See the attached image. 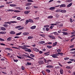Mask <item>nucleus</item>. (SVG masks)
Masks as SVG:
<instances>
[{"mask_svg": "<svg viewBox=\"0 0 75 75\" xmlns=\"http://www.w3.org/2000/svg\"><path fill=\"white\" fill-rule=\"evenodd\" d=\"M53 16H49L48 17V18H52Z\"/></svg>", "mask_w": 75, "mask_h": 75, "instance_id": "obj_46", "label": "nucleus"}, {"mask_svg": "<svg viewBox=\"0 0 75 75\" xmlns=\"http://www.w3.org/2000/svg\"><path fill=\"white\" fill-rule=\"evenodd\" d=\"M17 23V22L15 21H10V24H11L13 23Z\"/></svg>", "mask_w": 75, "mask_h": 75, "instance_id": "obj_23", "label": "nucleus"}, {"mask_svg": "<svg viewBox=\"0 0 75 75\" xmlns=\"http://www.w3.org/2000/svg\"><path fill=\"white\" fill-rule=\"evenodd\" d=\"M33 50L35 51H36V52H38L39 51V49L35 48H33Z\"/></svg>", "mask_w": 75, "mask_h": 75, "instance_id": "obj_11", "label": "nucleus"}, {"mask_svg": "<svg viewBox=\"0 0 75 75\" xmlns=\"http://www.w3.org/2000/svg\"><path fill=\"white\" fill-rule=\"evenodd\" d=\"M31 3L30 2L27 3L25 5L26 6H30L31 4Z\"/></svg>", "mask_w": 75, "mask_h": 75, "instance_id": "obj_10", "label": "nucleus"}, {"mask_svg": "<svg viewBox=\"0 0 75 75\" xmlns=\"http://www.w3.org/2000/svg\"><path fill=\"white\" fill-rule=\"evenodd\" d=\"M17 20H21V18H20V17H17Z\"/></svg>", "mask_w": 75, "mask_h": 75, "instance_id": "obj_49", "label": "nucleus"}, {"mask_svg": "<svg viewBox=\"0 0 75 75\" xmlns=\"http://www.w3.org/2000/svg\"><path fill=\"white\" fill-rule=\"evenodd\" d=\"M1 30H2V31H5L6 30V29L4 27H1Z\"/></svg>", "mask_w": 75, "mask_h": 75, "instance_id": "obj_13", "label": "nucleus"}, {"mask_svg": "<svg viewBox=\"0 0 75 75\" xmlns=\"http://www.w3.org/2000/svg\"><path fill=\"white\" fill-rule=\"evenodd\" d=\"M14 11L15 13H20V12L21 11H20L15 10Z\"/></svg>", "mask_w": 75, "mask_h": 75, "instance_id": "obj_33", "label": "nucleus"}, {"mask_svg": "<svg viewBox=\"0 0 75 75\" xmlns=\"http://www.w3.org/2000/svg\"><path fill=\"white\" fill-rule=\"evenodd\" d=\"M23 34L24 35H28V34H29V33H28V32H24L23 33Z\"/></svg>", "mask_w": 75, "mask_h": 75, "instance_id": "obj_21", "label": "nucleus"}, {"mask_svg": "<svg viewBox=\"0 0 75 75\" xmlns=\"http://www.w3.org/2000/svg\"><path fill=\"white\" fill-rule=\"evenodd\" d=\"M57 54H59V55H63V53H62V52L57 53Z\"/></svg>", "mask_w": 75, "mask_h": 75, "instance_id": "obj_51", "label": "nucleus"}, {"mask_svg": "<svg viewBox=\"0 0 75 75\" xmlns=\"http://www.w3.org/2000/svg\"><path fill=\"white\" fill-rule=\"evenodd\" d=\"M42 73L43 75H46V74L45 73V72L44 71H42Z\"/></svg>", "mask_w": 75, "mask_h": 75, "instance_id": "obj_59", "label": "nucleus"}, {"mask_svg": "<svg viewBox=\"0 0 75 75\" xmlns=\"http://www.w3.org/2000/svg\"><path fill=\"white\" fill-rule=\"evenodd\" d=\"M72 3H70L67 6V7H71V6H72Z\"/></svg>", "mask_w": 75, "mask_h": 75, "instance_id": "obj_15", "label": "nucleus"}, {"mask_svg": "<svg viewBox=\"0 0 75 75\" xmlns=\"http://www.w3.org/2000/svg\"><path fill=\"white\" fill-rule=\"evenodd\" d=\"M47 47L48 48H52V46H47Z\"/></svg>", "mask_w": 75, "mask_h": 75, "instance_id": "obj_38", "label": "nucleus"}, {"mask_svg": "<svg viewBox=\"0 0 75 75\" xmlns=\"http://www.w3.org/2000/svg\"><path fill=\"white\" fill-rule=\"evenodd\" d=\"M50 27V25H45L44 26V27H45V28H48Z\"/></svg>", "mask_w": 75, "mask_h": 75, "instance_id": "obj_30", "label": "nucleus"}, {"mask_svg": "<svg viewBox=\"0 0 75 75\" xmlns=\"http://www.w3.org/2000/svg\"><path fill=\"white\" fill-rule=\"evenodd\" d=\"M64 60H67L69 59V57H65L64 58Z\"/></svg>", "mask_w": 75, "mask_h": 75, "instance_id": "obj_47", "label": "nucleus"}, {"mask_svg": "<svg viewBox=\"0 0 75 75\" xmlns=\"http://www.w3.org/2000/svg\"><path fill=\"white\" fill-rule=\"evenodd\" d=\"M74 45H73L69 47V48H74Z\"/></svg>", "mask_w": 75, "mask_h": 75, "instance_id": "obj_57", "label": "nucleus"}, {"mask_svg": "<svg viewBox=\"0 0 75 75\" xmlns=\"http://www.w3.org/2000/svg\"><path fill=\"white\" fill-rule=\"evenodd\" d=\"M52 61L50 60H49L47 61V64H50V62H52Z\"/></svg>", "mask_w": 75, "mask_h": 75, "instance_id": "obj_25", "label": "nucleus"}, {"mask_svg": "<svg viewBox=\"0 0 75 75\" xmlns=\"http://www.w3.org/2000/svg\"><path fill=\"white\" fill-rule=\"evenodd\" d=\"M20 27H21V26H18L16 27V28H20Z\"/></svg>", "mask_w": 75, "mask_h": 75, "instance_id": "obj_52", "label": "nucleus"}, {"mask_svg": "<svg viewBox=\"0 0 75 75\" xmlns=\"http://www.w3.org/2000/svg\"><path fill=\"white\" fill-rule=\"evenodd\" d=\"M29 22L30 23H34V21H33V20H32L31 19H29Z\"/></svg>", "mask_w": 75, "mask_h": 75, "instance_id": "obj_18", "label": "nucleus"}, {"mask_svg": "<svg viewBox=\"0 0 75 75\" xmlns=\"http://www.w3.org/2000/svg\"><path fill=\"white\" fill-rule=\"evenodd\" d=\"M43 61H44V62H45V63H46L47 62V60L45 59V58H44V59H43Z\"/></svg>", "mask_w": 75, "mask_h": 75, "instance_id": "obj_60", "label": "nucleus"}, {"mask_svg": "<svg viewBox=\"0 0 75 75\" xmlns=\"http://www.w3.org/2000/svg\"><path fill=\"white\" fill-rule=\"evenodd\" d=\"M60 10H61L60 9H59V10L58 9L56 11V12H60Z\"/></svg>", "mask_w": 75, "mask_h": 75, "instance_id": "obj_55", "label": "nucleus"}, {"mask_svg": "<svg viewBox=\"0 0 75 75\" xmlns=\"http://www.w3.org/2000/svg\"><path fill=\"white\" fill-rule=\"evenodd\" d=\"M35 28H36V26L34 25L31 27L30 28L32 30H34V29H35Z\"/></svg>", "mask_w": 75, "mask_h": 75, "instance_id": "obj_7", "label": "nucleus"}, {"mask_svg": "<svg viewBox=\"0 0 75 75\" xmlns=\"http://www.w3.org/2000/svg\"><path fill=\"white\" fill-rule=\"evenodd\" d=\"M23 47H21V48H22V49H23V50H24V48H26V47H30V46H28L27 45H24L23 46Z\"/></svg>", "mask_w": 75, "mask_h": 75, "instance_id": "obj_2", "label": "nucleus"}, {"mask_svg": "<svg viewBox=\"0 0 75 75\" xmlns=\"http://www.w3.org/2000/svg\"><path fill=\"white\" fill-rule=\"evenodd\" d=\"M27 1H28V2H31V3H33V2H34V1L32 0H28Z\"/></svg>", "mask_w": 75, "mask_h": 75, "instance_id": "obj_37", "label": "nucleus"}, {"mask_svg": "<svg viewBox=\"0 0 75 75\" xmlns=\"http://www.w3.org/2000/svg\"><path fill=\"white\" fill-rule=\"evenodd\" d=\"M46 72H48V73H50V70L48 69H47L46 70Z\"/></svg>", "mask_w": 75, "mask_h": 75, "instance_id": "obj_31", "label": "nucleus"}, {"mask_svg": "<svg viewBox=\"0 0 75 75\" xmlns=\"http://www.w3.org/2000/svg\"><path fill=\"white\" fill-rule=\"evenodd\" d=\"M0 40L1 41H4V40L0 38Z\"/></svg>", "mask_w": 75, "mask_h": 75, "instance_id": "obj_50", "label": "nucleus"}, {"mask_svg": "<svg viewBox=\"0 0 75 75\" xmlns=\"http://www.w3.org/2000/svg\"><path fill=\"white\" fill-rule=\"evenodd\" d=\"M44 63V61L42 60H40L39 62V64H40V65H42V64H43Z\"/></svg>", "mask_w": 75, "mask_h": 75, "instance_id": "obj_3", "label": "nucleus"}, {"mask_svg": "<svg viewBox=\"0 0 75 75\" xmlns=\"http://www.w3.org/2000/svg\"><path fill=\"white\" fill-rule=\"evenodd\" d=\"M25 51H26L27 52H31V50L30 49H26L25 50Z\"/></svg>", "mask_w": 75, "mask_h": 75, "instance_id": "obj_17", "label": "nucleus"}, {"mask_svg": "<svg viewBox=\"0 0 75 75\" xmlns=\"http://www.w3.org/2000/svg\"><path fill=\"white\" fill-rule=\"evenodd\" d=\"M70 53L71 54H75V51H74V52H70Z\"/></svg>", "mask_w": 75, "mask_h": 75, "instance_id": "obj_44", "label": "nucleus"}, {"mask_svg": "<svg viewBox=\"0 0 75 75\" xmlns=\"http://www.w3.org/2000/svg\"><path fill=\"white\" fill-rule=\"evenodd\" d=\"M7 11H14V10L13 9H8L7 10Z\"/></svg>", "mask_w": 75, "mask_h": 75, "instance_id": "obj_32", "label": "nucleus"}, {"mask_svg": "<svg viewBox=\"0 0 75 75\" xmlns=\"http://www.w3.org/2000/svg\"><path fill=\"white\" fill-rule=\"evenodd\" d=\"M4 27H5V28H7L8 27V25L7 24H4Z\"/></svg>", "mask_w": 75, "mask_h": 75, "instance_id": "obj_29", "label": "nucleus"}, {"mask_svg": "<svg viewBox=\"0 0 75 75\" xmlns=\"http://www.w3.org/2000/svg\"><path fill=\"white\" fill-rule=\"evenodd\" d=\"M55 7H51L49 8V9L50 10L52 11V10H53L54 9H55Z\"/></svg>", "mask_w": 75, "mask_h": 75, "instance_id": "obj_20", "label": "nucleus"}, {"mask_svg": "<svg viewBox=\"0 0 75 75\" xmlns=\"http://www.w3.org/2000/svg\"><path fill=\"white\" fill-rule=\"evenodd\" d=\"M57 52H61V50L60 49H58L57 50Z\"/></svg>", "mask_w": 75, "mask_h": 75, "instance_id": "obj_43", "label": "nucleus"}, {"mask_svg": "<svg viewBox=\"0 0 75 75\" xmlns=\"http://www.w3.org/2000/svg\"><path fill=\"white\" fill-rule=\"evenodd\" d=\"M54 67L52 65H47L46 66V68H53Z\"/></svg>", "mask_w": 75, "mask_h": 75, "instance_id": "obj_1", "label": "nucleus"}, {"mask_svg": "<svg viewBox=\"0 0 75 75\" xmlns=\"http://www.w3.org/2000/svg\"><path fill=\"white\" fill-rule=\"evenodd\" d=\"M6 33V32L3 31L2 32V34H5Z\"/></svg>", "mask_w": 75, "mask_h": 75, "instance_id": "obj_64", "label": "nucleus"}, {"mask_svg": "<svg viewBox=\"0 0 75 75\" xmlns=\"http://www.w3.org/2000/svg\"><path fill=\"white\" fill-rule=\"evenodd\" d=\"M30 56L31 57H35V56L32 54H30Z\"/></svg>", "mask_w": 75, "mask_h": 75, "instance_id": "obj_36", "label": "nucleus"}, {"mask_svg": "<svg viewBox=\"0 0 75 75\" xmlns=\"http://www.w3.org/2000/svg\"><path fill=\"white\" fill-rule=\"evenodd\" d=\"M12 48H14L15 49H18L17 47H12Z\"/></svg>", "mask_w": 75, "mask_h": 75, "instance_id": "obj_53", "label": "nucleus"}, {"mask_svg": "<svg viewBox=\"0 0 75 75\" xmlns=\"http://www.w3.org/2000/svg\"><path fill=\"white\" fill-rule=\"evenodd\" d=\"M71 34L72 35L74 34V36H75V31H74L71 33Z\"/></svg>", "mask_w": 75, "mask_h": 75, "instance_id": "obj_40", "label": "nucleus"}, {"mask_svg": "<svg viewBox=\"0 0 75 75\" xmlns=\"http://www.w3.org/2000/svg\"><path fill=\"white\" fill-rule=\"evenodd\" d=\"M8 50L9 51H13V49H12L11 48H8Z\"/></svg>", "mask_w": 75, "mask_h": 75, "instance_id": "obj_62", "label": "nucleus"}, {"mask_svg": "<svg viewBox=\"0 0 75 75\" xmlns=\"http://www.w3.org/2000/svg\"><path fill=\"white\" fill-rule=\"evenodd\" d=\"M11 38H8L7 39V40L8 41H11Z\"/></svg>", "mask_w": 75, "mask_h": 75, "instance_id": "obj_34", "label": "nucleus"}, {"mask_svg": "<svg viewBox=\"0 0 75 75\" xmlns=\"http://www.w3.org/2000/svg\"><path fill=\"white\" fill-rule=\"evenodd\" d=\"M57 42H56L55 43H53V45L54 46H55V45H57Z\"/></svg>", "mask_w": 75, "mask_h": 75, "instance_id": "obj_45", "label": "nucleus"}, {"mask_svg": "<svg viewBox=\"0 0 75 75\" xmlns=\"http://www.w3.org/2000/svg\"><path fill=\"white\" fill-rule=\"evenodd\" d=\"M31 8V6H27L26 7V10H29V9H30Z\"/></svg>", "mask_w": 75, "mask_h": 75, "instance_id": "obj_28", "label": "nucleus"}, {"mask_svg": "<svg viewBox=\"0 0 75 75\" xmlns=\"http://www.w3.org/2000/svg\"><path fill=\"white\" fill-rule=\"evenodd\" d=\"M61 33H63L64 34H63V35H67V34H68V33L65 32H62Z\"/></svg>", "mask_w": 75, "mask_h": 75, "instance_id": "obj_16", "label": "nucleus"}, {"mask_svg": "<svg viewBox=\"0 0 75 75\" xmlns=\"http://www.w3.org/2000/svg\"><path fill=\"white\" fill-rule=\"evenodd\" d=\"M60 72L61 74H62L64 73V70L62 69H60Z\"/></svg>", "mask_w": 75, "mask_h": 75, "instance_id": "obj_8", "label": "nucleus"}, {"mask_svg": "<svg viewBox=\"0 0 75 75\" xmlns=\"http://www.w3.org/2000/svg\"><path fill=\"white\" fill-rule=\"evenodd\" d=\"M30 11H25L24 13L25 14H28L30 13Z\"/></svg>", "mask_w": 75, "mask_h": 75, "instance_id": "obj_6", "label": "nucleus"}, {"mask_svg": "<svg viewBox=\"0 0 75 75\" xmlns=\"http://www.w3.org/2000/svg\"><path fill=\"white\" fill-rule=\"evenodd\" d=\"M74 39H75V37L73 38L72 39H71V42H72Z\"/></svg>", "mask_w": 75, "mask_h": 75, "instance_id": "obj_56", "label": "nucleus"}, {"mask_svg": "<svg viewBox=\"0 0 75 75\" xmlns=\"http://www.w3.org/2000/svg\"><path fill=\"white\" fill-rule=\"evenodd\" d=\"M62 30L63 31H67V29H63Z\"/></svg>", "mask_w": 75, "mask_h": 75, "instance_id": "obj_48", "label": "nucleus"}, {"mask_svg": "<svg viewBox=\"0 0 75 75\" xmlns=\"http://www.w3.org/2000/svg\"><path fill=\"white\" fill-rule=\"evenodd\" d=\"M27 65H31V63H29L28 62H27Z\"/></svg>", "mask_w": 75, "mask_h": 75, "instance_id": "obj_58", "label": "nucleus"}, {"mask_svg": "<svg viewBox=\"0 0 75 75\" xmlns=\"http://www.w3.org/2000/svg\"><path fill=\"white\" fill-rule=\"evenodd\" d=\"M49 53H50V52H48L44 53V55H50V54H49Z\"/></svg>", "mask_w": 75, "mask_h": 75, "instance_id": "obj_24", "label": "nucleus"}, {"mask_svg": "<svg viewBox=\"0 0 75 75\" xmlns=\"http://www.w3.org/2000/svg\"><path fill=\"white\" fill-rule=\"evenodd\" d=\"M13 61H14V62H18V60H17V59H13Z\"/></svg>", "mask_w": 75, "mask_h": 75, "instance_id": "obj_42", "label": "nucleus"}, {"mask_svg": "<svg viewBox=\"0 0 75 75\" xmlns=\"http://www.w3.org/2000/svg\"><path fill=\"white\" fill-rule=\"evenodd\" d=\"M33 38V37L32 36H29L28 37V39H32Z\"/></svg>", "mask_w": 75, "mask_h": 75, "instance_id": "obj_41", "label": "nucleus"}, {"mask_svg": "<svg viewBox=\"0 0 75 75\" xmlns=\"http://www.w3.org/2000/svg\"><path fill=\"white\" fill-rule=\"evenodd\" d=\"M27 57H28V58H30V59H34V58H33V57H31L29 55L28 56H27Z\"/></svg>", "mask_w": 75, "mask_h": 75, "instance_id": "obj_35", "label": "nucleus"}, {"mask_svg": "<svg viewBox=\"0 0 75 75\" xmlns=\"http://www.w3.org/2000/svg\"><path fill=\"white\" fill-rule=\"evenodd\" d=\"M66 68L67 69H72V67L69 66H67L66 67Z\"/></svg>", "mask_w": 75, "mask_h": 75, "instance_id": "obj_22", "label": "nucleus"}, {"mask_svg": "<svg viewBox=\"0 0 75 75\" xmlns=\"http://www.w3.org/2000/svg\"><path fill=\"white\" fill-rule=\"evenodd\" d=\"M22 33L21 32H19V33H17L16 35H21V34Z\"/></svg>", "mask_w": 75, "mask_h": 75, "instance_id": "obj_27", "label": "nucleus"}, {"mask_svg": "<svg viewBox=\"0 0 75 75\" xmlns=\"http://www.w3.org/2000/svg\"><path fill=\"white\" fill-rule=\"evenodd\" d=\"M75 50V48L72 49L70 50V51H74Z\"/></svg>", "mask_w": 75, "mask_h": 75, "instance_id": "obj_61", "label": "nucleus"}, {"mask_svg": "<svg viewBox=\"0 0 75 75\" xmlns=\"http://www.w3.org/2000/svg\"><path fill=\"white\" fill-rule=\"evenodd\" d=\"M58 55H59V54H56L51 55V56H52V57H56V56H58Z\"/></svg>", "mask_w": 75, "mask_h": 75, "instance_id": "obj_19", "label": "nucleus"}, {"mask_svg": "<svg viewBox=\"0 0 75 75\" xmlns=\"http://www.w3.org/2000/svg\"><path fill=\"white\" fill-rule=\"evenodd\" d=\"M72 0H67V2H71V1H72Z\"/></svg>", "mask_w": 75, "mask_h": 75, "instance_id": "obj_54", "label": "nucleus"}, {"mask_svg": "<svg viewBox=\"0 0 75 75\" xmlns=\"http://www.w3.org/2000/svg\"><path fill=\"white\" fill-rule=\"evenodd\" d=\"M60 12L63 13H65L67 12V11L65 10H62L60 11Z\"/></svg>", "mask_w": 75, "mask_h": 75, "instance_id": "obj_14", "label": "nucleus"}, {"mask_svg": "<svg viewBox=\"0 0 75 75\" xmlns=\"http://www.w3.org/2000/svg\"><path fill=\"white\" fill-rule=\"evenodd\" d=\"M10 6L11 7H16L17 5L14 4H10Z\"/></svg>", "mask_w": 75, "mask_h": 75, "instance_id": "obj_12", "label": "nucleus"}, {"mask_svg": "<svg viewBox=\"0 0 75 75\" xmlns=\"http://www.w3.org/2000/svg\"><path fill=\"white\" fill-rule=\"evenodd\" d=\"M66 7V5H65V4H62L60 6V8L62 7Z\"/></svg>", "mask_w": 75, "mask_h": 75, "instance_id": "obj_5", "label": "nucleus"}, {"mask_svg": "<svg viewBox=\"0 0 75 75\" xmlns=\"http://www.w3.org/2000/svg\"><path fill=\"white\" fill-rule=\"evenodd\" d=\"M29 22V20H26L25 22V24H27Z\"/></svg>", "mask_w": 75, "mask_h": 75, "instance_id": "obj_39", "label": "nucleus"}, {"mask_svg": "<svg viewBox=\"0 0 75 75\" xmlns=\"http://www.w3.org/2000/svg\"><path fill=\"white\" fill-rule=\"evenodd\" d=\"M49 37L51 38H52V39H53L54 40L55 39V37L54 36L50 35Z\"/></svg>", "mask_w": 75, "mask_h": 75, "instance_id": "obj_4", "label": "nucleus"}, {"mask_svg": "<svg viewBox=\"0 0 75 75\" xmlns=\"http://www.w3.org/2000/svg\"><path fill=\"white\" fill-rule=\"evenodd\" d=\"M21 69L22 70H24V69H25V68H24V67L23 66H22L21 68Z\"/></svg>", "mask_w": 75, "mask_h": 75, "instance_id": "obj_63", "label": "nucleus"}, {"mask_svg": "<svg viewBox=\"0 0 75 75\" xmlns=\"http://www.w3.org/2000/svg\"><path fill=\"white\" fill-rule=\"evenodd\" d=\"M43 43H45V41H40L39 42V44H43Z\"/></svg>", "mask_w": 75, "mask_h": 75, "instance_id": "obj_26", "label": "nucleus"}, {"mask_svg": "<svg viewBox=\"0 0 75 75\" xmlns=\"http://www.w3.org/2000/svg\"><path fill=\"white\" fill-rule=\"evenodd\" d=\"M10 34L14 35L16 34V33L13 31H12L10 32Z\"/></svg>", "mask_w": 75, "mask_h": 75, "instance_id": "obj_9", "label": "nucleus"}]
</instances>
